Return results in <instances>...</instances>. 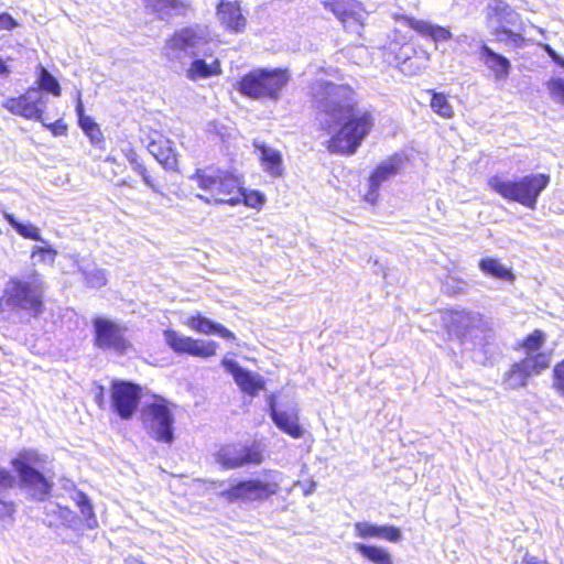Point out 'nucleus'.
<instances>
[{
	"label": "nucleus",
	"mask_w": 564,
	"mask_h": 564,
	"mask_svg": "<svg viewBox=\"0 0 564 564\" xmlns=\"http://www.w3.org/2000/svg\"><path fill=\"white\" fill-rule=\"evenodd\" d=\"M121 152L123 153L127 161L130 163L133 171L137 169L138 165L142 164V162L139 159L138 153L134 151V149L130 144L122 148Z\"/></svg>",
	"instance_id": "obj_47"
},
{
	"label": "nucleus",
	"mask_w": 564,
	"mask_h": 564,
	"mask_svg": "<svg viewBox=\"0 0 564 564\" xmlns=\"http://www.w3.org/2000/svg\"><path fill=\"white\" fill-rule=\"evenodd\" d=\"M553 388L564 398V359L553 368Z\"/></svg>",
	"instance_id": "obj_43"
},
{
	"label": "nucleus",
	"mask_w": 564,
	"mask_h": 564,
	"mask_svg": "<svg viewBox=\"0 0 564 564\" xmlns=\"http://www.w3.org/2000/svg\"><path fill=\"white\" fill-rule=\"evenodd\" d=\"M46 283L41 273L32 269L22 278H10L0 297V305L12 311H23L37 317L44 310Z\"/></svg>",
	"instance_id": "obj_2"
},
{
	"label": "nucleus",
	"mask_w": 564,
	"mask_h": 564,
	"mask_svg": "<svg viewBox=\"0 0 564 564\" xmlns=\"http://www.w3.org/2000/svg\"><path fill=\"white\" fill-rule=\"evenodd\" d=\"M143 183L150 187L154 193H158V194H162V188L159 184H156V182L154 181V178L149 174H147L145 177L142 178Z\"/></svg>",
	"instance_id": "obj_51"
},
{
	"label": "nucleus",
	"mask_w": 564,
	"mask_h": 564,
	"mask_svg": "<svg viewBox=\"0 0 564 564\" xmlns=\"http://www.w3.org/2000/svg\"><path fill=\"white\" fill-rule=\"evenodd\" d=\"M497 34L498 35H503V36L508 37L509 40H511L514 43H517L518 41L522 40L520 34L514 33L512 30H510V29H508L506 26H501L497 31Z\"/></svg>",
	"instance_id": "obj_50"
},
{
	"label": "nucleus",
	"mask_w": 564,
	"mask_h": 564,
	"mask_svg": "<svg viewBox=\"0 0 564 564\" xmlns=\"http://www.w3.org/2000/svg\"><path fill=\"white\" fill-rule=\"evenodd\" d=\"M413 29L422 36L430 37L435 43L453 40L449 29L426 21H415Z\"/></svg>",
	"instance_id": "obj_30"
},
{
	"label": "nucleus",
	"mask_w": 564,
	"mask_h": 564,
	"mask_svg": "<svg viewBox=\"0 0 564 564\" xmlns=\"http://www.w3.org/2000/svg\"><path fill=\"white\" fill-rule=\"evenodd\" d=\"M18 26V22L7 12L0 14V30L12 31Z\"/></svg>",
	"instance_id": "obj_49"
},
{
	"label": "nucleus",
	"mask_w": 564,
	"mask_h": 564,
	"mask_svg": "<svg viewBox=\"0 0 564 564\" xmlns=\"http://www.w3.org/2000/svg\"><path fill=\"white\" fill-rule=\"evenodd\" d=\"M45 246H34L31 252V259L33 260V265L36 263H46L53 264L55 258L57 256V251L50 245L44 243Z\"/></svg>",
	"instance_id": "obj_38"
},
{
	"label": "nucleus",
	"mask_w": 564,
	"mask_h": 564,
	"mask_svg": "<svg viewBox=\"0 0 564 564\" xmlns=\"http://www.w3.org/2000/svg\"><path fill=\"white\" fill-rule=\"evenodd\" d=\"M216 462L224 469H236L248 465H260L263 453L260 445L253 442L250 445L227 444L216 453Z\"/></svg>",
	"instance_id": "obj_12"
},
{
	"label": "nucleus",
	"mask_w": 564,
	"mask_h": 564,
	"mask_svg": "<svg viewBox=\"0 0 564 564\" xmlns=\"http://www.w3.org/2000/svg\"><path fill=\"white\" fill-rule=\"evenodd\" d=\"M544 341L545 334L540 329H535L524 338L522 346L525 349L527 355H529L536 352L543 346Z\"/></svg>",
	"instance_id": "obj_40"
},
{
	"label": "nucleus",
	"mask_w": 564,
	"mask_h": 564,
	"mask_svg": "<svg viewBox=\"0 0 564 564\" xmlns=\"http://www.w3.org/2000/svg\"><path fill=\"white\" fill-rule=\"evenodd\" d=\"M530 376V371L527 367H522L520 360L519 362H516L507 373L506 384L509 389L525 387Z\"/></svg>",
	"instance_id": "obj_35"
},
{
	"label": "nucleus",
	"mask_w": 564,
	"mask_h": 564,
	"mask_svg": "<svg viewBox=\"0 0 564 564\" xmlns=\"http://www.w3.org/2000/svg\"><path fill=\"white\" fill-rule=\"evenodd\" d=\"M119 186H129V182L127 180H122L118 184Z\"/></svg>",
	"instance_id": "obj_62"
},
{
	"label": "nucleus",
	"mask_w": 564,
	"mask_h": 564,
	"mask_svg": "<svg viewBox=\"0 0 564 564\" xmlns=\"http://www.w3.org/2000/svg\"><path fill=\"white\" fill-rule=\"evenodd\" d=\"M78 124L85 133L97 132L100 134L98 124L89 116L82 115L78 119Z\"/></svg>",
	"instance_id": "obj_46"
},
{
	"label": "nucleus",
	"mask_w": 564,
	"mask_h": 564,
	"mask_svg": "<svg viewBox=\"0 0 564 564\" xmlns=\"http://www.w3.org/2000/svg\"><path fill=\"white\" fill-rule=\"evenodd\" d=\"M478 267L482 273L498 280L512 282L516 279L512 269L506 267L496 258H482Z\"/></svg>",
	"instance_id": "obj_29"
},
{
	"label": "nucleus",
	"mask_w": 564,
	"mask_h": 564,
	"mask_svg": "<svg viewBox=\"0 0 564 564\" xmlns=\"http://www.w3.org/2000/svg\"><path fill=\"white\" fill-rule=\"evenodd\" d=\"M354 549L373 564H393L391 554L383 547L365 543H355Z\"/></svg>",
	"instance_id": "obj_31"
},
{
	"label": "nucleus",
	"mask_w": 564,
	"mask_h": 564,
	"mask_svg": "<svg viewBox=\"0 0 564 564\" xmlns=\"http://www.w3.org/2000/svg\"><path fill=\"white\" fill-rule=\"evenodd\" d=\"M141 421L151 438L169 445L174 442L175 419L164 398L155 397L152 403L145 404L141 411Z\"/></svg>",
	"instance_id": "obj_9"
},
{
	"label": "nucleus",
	"mask_w": 564,
	"mask_h": 564,
	"mask_svg": "<svg viewBox=\"0 0 564 564\" xmlns=\"http://www.w3.org/2000/svg\"><path fill=\"white\" fill-rule=\"evenodd\" d=\"M325 8L329 9L345 28L362 24L360 3L356 0H326Z\"/></svg>",
	"instance_id": "obj_17"
},
{
	"label": "nucleus",
	"mask_w": 564,
	"mask_h": 564,
	"mask_svg": "<svg viewBox=\"0 0 564 564\" xmlns=\"http://www.w3.org/2000/svg\"><path fill=\"white\" fill-rule=\"evenodd\" d=\"M269 406L270 417L279 430L293 438H300L303 436L304 430L300 425L299 419L295 414L278 410L274 401H271Z\"/></svg>",
	"instance_id": "obj_19"
},
{
	"label": "nucleus",
	"mask_w": 564,
	"mask_h": 564,
	"mask_svg": "<svg viewBox=\"0 0 564 564\" xmlns=\"http://www.w3.org/2000/svg\"><path fill=\"white\" fill-rule=\"evenodd\" d=\"M403 165V158L400 154H393L377 165L369 176V192L367 198L377 196L381 184L392 176L397 175Z\"/></svg>",
	"instance_id": "obj_16"
},
{
	"label": "nucleus",
	"mask_w": 564,
	"mask_h": 564,
	"mask_svg": "<svg viewBox=\"0 0 564 564\" xmlns=\"http://www.w3.org/2000/svg\"><path fill=\"white\" fill-rule=\"evenodd\" d=\"M217 15L230 31L241 32L246 25V19L236 2L223 0L217 7Z\"/></svg>",
	"instance_id": "obj_22"
},
{
	"label": "nucleus",
	"mask_w": 564,
	"mask_h": 564,
	"mask_svg": "<svg viewBox=\"0 0 564 564\" xmlns=\"http://www.w3.org/2000/svg\"><path fill=\"white\" fill-rule=\"evenodd\" d=\"M148 151L165 170H177V155L170 140H153L148 144Z\"/></svg>",
	"instance_id": "obj_25"
},
{
	"label": "nucleus",
	"mask_w": 564,
	"mask_h": 564,
	"mask_svg": "<svg viewBox=\"0 0 564 564\" xmlns=\"http://www.w3.org/2000/svg\"><path fill=\"white\" fill-rule=\"evenodd\" d=\"M322 86L325 97L317 101V109L327 128H338L328 141V150L352 155L375 126L372 109L358 102L349 86L330 82H324Z\"/></svg>",
	"instance_id": "obj_1"
},
{
	"label": "nucleus",
	"mask_w": 564,
	"mask_h": 564,
	"mask_svg": "<svg viewBox=\"0 0 564 564\" xmlns=\"http://www.w3.org/2000/svg\"><path fill=\"white\" fill-rule=\"evenodd\" d=\"M134 172L138 173L141 176V178L145 177L147 174H149V171L143 163L141 165H138Z\"/></svg>",
	"instance_id": "obj_57"
},
{
	"label": "nucleus",
	"mask_w": 564,
	"mask_h": 564,
	"mask_svg": "<svg viewBox=\"0 0 564 564\" xmlns=\"http://www.w3.org/2000/svg\"><path fill=\"white\" fill-rule=\"evenodd\" d=\"M283 479L281 471L264 469L256 478L237 480L220 491V497L229 503L265 501L280 490Z\"/></svg>",
	"instance_id": "obj_5"
},
{
	"label": "nucleus",
	"mask_w": 564,
	"mask_h": 564,
	"mask_svg": "<svg viewBox=\"0 0 564 564\" xmlns=\"http://www.w3.org/2000/svg\"><path fill=\"white\" fill-rule=\"evenodd\" d=\"M316 488V482L311 480L310 484L303 489L304 496H310L314 492Z\"/></svg>",
	"instance_id": "obj_56"
},
{
	"label": "nucleus",
	"mask_w": 564,
	"mask_h": 564,
	"mask_svg": "<svg viewBox=\"0 0 564 564\" xmlns=\"http://www.w3.org/2000/svg\"><path fill=\"white\" fill-rule=\"evenodd\" d=\"M550 182L551 176L545 173H531L513 180L494 175L489 177L488 186L505 199L534 210L541 193Z\"/></svg>",
	"instance_id": "obj_3"
},
{
	"label": "nucleus",
	"mask_w": 564,
	"mask_h": 564,
	"mask_svg": "<svg viewBox=\"0 0 564 564\" xmlns=\"http://www.w3.org/2000/svg\"><path fill=\"white\" fill-rule=\"evenodd\" d=\"M80 271L87 286L99 289L107 284V273L104 269L94 267L91 269H80Z\"/></svg>",
	"instance_id": "obj_39"
},
{
	"label": "nucleus",
	"mask_w": 564,
	"mask_h": 564,
	"mask_svg": "<svg viewBox=\"0 0 564 564\" xmlns=\"http://www.w3.org/2000/svg\"><path fill=\"white\" fill-rule=\"evenodd\" d=\"M4 218L9 225L23 238L46 243V240L41 236L40 229L33 224L19 221L12 214H4Z\"/></svg>",
	"instance_id": "obj_32"
},
{
	"label": "nucleus",
	"mask_w": 564,
	"mask_h": 564,
	"mask_svg": "<svg viewBox=\"0 0 564 564\" xmlns=\"http://www.w3.org/2000/svg\"><path fill=\"white\" fill-rule=\"evenodd\" d=\"M521 564H550V563L545 560L539 558L538 556L530 555L529 553H527L523 556Z\"/></svg>",
	"instance_id": "obj_52"
},
{
	"label": "nucleus",
	"mask_w": 564,
	"mask_h": 564,
	"mask_svg": "<svg viewBox=\"0 0 564 564\" xmlns=\"http://www.w3.org/2000/svg\"><path fill=\"white\" fill-rule=\"evenodd\" d=\"M86 134L90 138L93 143H96L97 141H99L100 135H101V133L98 134L97 132H91V133H86Z\"/></svg>",
	"instance_id": "obj_60"
},
{
	"label": "nucleus",
	"mask_w": 564,
	"mask_h": 564,
	"mask_svg": "<svg viewBox=\"0 0 564 564\" xmlns=\"http://www.w3.org/2000/svg\"><path fill=\"white\" fill-rule=\"evenodd\" d=\"M96 402L99 408L104 406L105 401H104V388L102 387H99V393L96 394Z\"/></svg>",
	"instance_id": "obj_59"
},
{
	"label": "nucleus",
	"mask_w": 564,
	"mask_h": 564,
	"mask_svg": "<svg viewBox=\"0 0 564 564\" xmlns=\"http://www.w3.org/2000/svg\"><path fill=\"white\" fill-rule=\"evenodd\" d=\"M11 70L10 67L6 64V62L0 57V77H8Z\"/></svg>",
	"instance_id": "obj_55"
},
{
	"label": "nucleus",
	"mask_w": 564,
	"mask_h": 564,
	"mask_svg": "<svg viewBox=\"0 0 564 564\" xmlns=\"http://www.w3.org/2000/svg\"><path fill=\"white\" fill-rule=\"evenodd\" d=\"M210 33L207 26L194 24L176 30L166 40L163 55L170 62H181L185 57L210 56Z\"/></svg>",
	"instance_id": "obj_6"
},
{
	"label": "nucleus",
	"mask_w": 564,
	"mask_h": 564,
	"mask_svg": "<svg viewBox=\"0 0 564 564\" xmlns=\"http://www.w3.org/2000/svg\"><path fill=\"white\" fill-rule=\"evenodd\" d=\"M187 325L195 332L204 335H217L228 341H235L237 339L236 335L224 325L200 314L191 316Z\"/></svg>",
	"instance_id": "obj_20"
},
{
	"label": "nucleus",
	"mask_w": 564,
	"mask_h": 564,
	"mask_svg": "<svg viewBox=\"0 0 564 564\" xmlns=\"http://www.w3.org/2000/svg\"><path fill=\"white\" fill-rule=\"evenodd\" d=\"M142 397L141 386L126 380H113L110 387V408L121 420L133 417Z\"/></svg>",
	"instance_id": "obj_11"
},
{
	"label": "nucleus",
	"mask_w": 564,
	"mask_h": 564,
	"mask_svg": "<svg viewBox=\"0 0 564 564\" xmlns=\"http://www.w3.org/2000/svg\"><path fill=\"white\" fill-rule=\"evenodd\" d=\"M165 344L177 355L208 358L216 355L218 344L214 340L195 339L174 329L163 332Z\"/></svg>",
	"instance_id": "obj_14"
},
{
	"label": "nucleus",
	"mask_w": 564,
	"mask_h": 564,
	"mask_svg": "<svg viewBox=\"0 0 564 564\" xmlns=\"http://www.w3.org/2000/svg\"><path fill=\"white\" fill-rule=\"evenodd\" d=\"M191 178L196 180L198 186L210 194V196L197 195L205 203L210 204L214 202L215 204H228L230 206L240 204L239 196L220 197V195L237 194L240 189V182L232 174L219 170L212 173H208L206 170H196Z\"/></svg>",
	"instance_id": "obj_8"
},
{
	"label": "nucleus",
	"mask_w": 564,
	"mask_h": 564,
	"mask_svg": "<svg viewBox=\"0 0 564 564\" xmlns=\"http://www.w3.org/2000/svg\"><path fill=\"white\" fill-rule=\"evenodd\" d=\"M106 162H110L112 164H116L117 160H116V158L109 155V156L106 158Z\"/></svg>",
	"instance_id": "obj_61"
},
{
	"label": "nucleus",
	"mask_w": 564,
	"mask_h": 564,
	"mask_svg": "<svg viewBox=\"0 0 564 564\" xmlns=\"http://www.w3.org/2000/svg\"><path fill=\"white\" fill-rule=\"evenodd\" d=\"M430 106L434 112L443 118L449 119L454 116L453 107L443 93L433 91Z\"/></svg>",
	"instance_id": "obj_37"
},
{
	"label": "nucleus",
	"mask_w": 564,
	"mask_h": 564,
	"mask_svg": "<svg viewBox=\"0 0 564 564\" xmlns=\"http://www.w3.org/2000/svg\"><path fill=\"white\" fill-rule=\"evenodd\" d=\"M193 62L186 72V76L191 80L209 78L221 73L220 63L215 58L212 63H207L204 58L192 57Z\"/></svg>",
	"instance_id": "obj_28"
},
{
	"label": "nucleus",
	"mask_w": 564,
	"mask_h": 564,
	"mask_svg": "<svg viewBox=\"0 0 564 564\" xmlns=\"http://www.w3.org/2000/svg\"><path fill=\"white\" fill-rule=\"evenodd\" d=\"M145 7L163 21L184 15L186 12L184 0H145Z\"/></svg>",
	"instance_id": "obj_24"
},
{
	"label": "nucleus",
	"mask_w": 564,
	"mask_h": 564,
	"mask_svg": "<svg viewBox=\"0 0 564 564\" xmlns=\"http://www.w3.org/2000/svg\"><path fill=\"white\" fill-rule=\"evenodd\" d=\"M221 366L234 377L235 382L242 392L256 397L264 389V379L259 373L242 368L236 360L224 358Z\"/></svg>",
	"instance_id": "obj_15"
},
{
	"label": "nucleus",
	"mask_w": 564,
	"mask_h": 564,
	"mask_svg": "<svg viewBox=\"0 0 564 564\" xmlns=\"http://www.w3.org/2000/svg\"><path fill=\"white\" fill-rule=\"evenodd\" d=\"M478 59L490 70L496 80H506L511 72V62L505 55L495 52L487 44L481 47Z\"/></svg>",
	"instance_id": "obj_18"
},
{
	"label": "nucleus",
	"mask_w": 564,
	"mask_h": 564,
	"mask_svg": "<svg viewBox=\"0 0 564 564\" xmlns=\"http://www.w3.org/2000/svg\"><path fill=\"white\" fill-rule=\"evenodd\" d=\"M482 323V316L476 312L462 310L451 314V327L458 337H466L473 329L479 328Z\"/></svg>",
	"instance_id": "obj_21"
},
{
	"label": "nucleus",
	"mask_w": 564,
	"mask_h": 564,
	"mask_svg": "<svg viewBox=\"0 0 564 564\" xmlns=\"http://www.w3.org/2000/svg\"><path fill=\"white\" fill-rule=\"evenodd\" d=\"M79 511H80L82 516L84 517L86 527L88 529H95L98 527V521H97V518L94 512V508H93L91 503L80 507Z\"/></svg>",
	"instance_id": "obj_45"
},
{
	"label": "nucleus",
	"mask_w": 564,
	"mask_h": 564,
	"mask_svg": "<svg viewBox=\"0 0 564 564\" xmlns=\"http://www.w3.org/2000/svg\"><path fill=\"white\" fill-rule=\"evenodd\" d=\"M36 74L35 85L41 91L52 94L55 97L61 96L62 89L58 80L44 66L37 65Z\"/></svg>",
	"instance_id": "obj_33"
},
{
	"label": "nucleus",
	"mask_w": 564,
	"mask_h": 564,
	"mask_svg": "<svg viewBox=\"0 0 564 564\" xmlns=\"http://www.w3.org/2000/svg\"><path fill=\"white\" fill-rule=\"evenodd\" d=\"M17 485V477L8 469L0 467V519L11 518L15 506L10 500V490Z\"/></svg>",
	"instance_id": "obj_23"
},
{
	"label": "nucleus",
	"mask_w": 564,
	"mask_h": 564,
	"mask_svg": "<svg viewBox=\"0 0 564 564\" xmlns=\"http://www.w3.org/2000/svg\"><path fill=\"white\" fill-rule=\"evenodd\" d=\"M403 538L401 530L394 525H381V535L380 539H384L389 542H400Z\"/></svg>",
	"instance_id": "obj_44"
},
{
	"label": "nucleus",
	"mask_w": 564,
	"mask_h": 564,
	"mask_svg": "<svg viewBox=\"0 0 564 564\" xmlns=\"http://www.w3.org/2000/svg\"><path fill=\"white\" fill-rule=\"evenodd\" d=\"M453 39L462 53L467 55H478L481 52V47L486 46V43L482 40H477L467 34H459Z\"/></svg>",
	"instance_id": "obj_36"
},
{
	"label": "nucleus",
	"mask_w": 564,
	"mask_h": 564,
	"mask_svg": "<svg viewBox=\"0 0 564 564\" xmlns=\"http://www.w3.org/2000/svg\"><path fill=\"white\" fill-rule=\"evenodd\" d=\"M236 196L240 197V203L252 208L260 207L264 203V196L260 192L252 191L247 193L241 186Z\"/></svg>",
	"instance_id": "obj_42"
},
{
	"label": "nucleus",
	"mask_w": 564,
	"mask_h": 564,
	"mask_svg": "<svg viewBox=\"0 0 564 564\" xmlns=\"http://www.w3.org/2000/svg\"><path fill=\"white\" fill-rule=\"evenodd\" d=\"M40 462V454L34 449L21 451L11 460L20 489L34 501L46 500L53 488V482L36 468Z\"/></svg>",
	"instance_id": "obj_7"
},
{
	"label": "nucleus",
	"mask_w": 564,
	"mask_h": 564,
	"mask_svg": "<svg viewBox=\"0 0 564 564\" xmlns=\"http://www.w3.org/2000/svg\"><path fill=\"white\" fill-rule=\"evenodd\" d=\"M2 107L15 116L35 121L43 120L46 100L36 86H31L19 97H9L2 102Z\"/></svg>",
	"instance_id": "obj_13"
},
{
	"label": "nucleus",
	"mask_w": 564,
	"mask_h": 564,
	"mask_svg": "<svg viewBox=\"0 0 564 564\" xmlns=\"http://www.w3.org/2000/svg\"><path fill=\"white\" fill-rule=\"evenodd\" d=\"M55 137L64 135L67 132V126L63 119H58L53 123L46 124L41 121Z\"/></svg>",
	"instance_id": "obj_48"
},
{
	"label": "nucleus",
	"mask_w": 564,
	"mask_h": 564,
	"mask_svg": "<svg viewBox=\"0 0 564 564\" xmlns=\"http://www.w3.org/2000/svg\"><path fill=\"white\" fill-rule=\"evenodd\" d=\"M495 11H496V14H511L512 13V10L511 8L505 3L503 1H498L496 7H495Z\"/></svg>",
	"instance_id": "obj_54"
},
{
	"label": "nucleus",
	"mask_w": 564,
	"mask_h": 564,
	"mask_svg": "<svg viewBox=\"0 0 564 564\" xmlns=\"http://www.w3.org/2000/svg\"><path fill=\"white\" fill-rule=\"evenodd\" d=\"M75 501H76V505H77L78 508L91 503L89 497L85 492H83V491H77L76 492Z\"/></svg>",
	"instance_id": "obj_53"
},
{
	"label": "nucleus",
	"mask_w": 564,
	"mask_h": 564,
	"mask_svg": "<svg viewBox=\"0 0 564 564\" xmlns=\"http://www.w3.org/2000/svg\"><path fill=\"white\" fill-rule=\"evenodd\" d=\"M260 151L261 166L272 177H281L284 173L283 159L280 151L265 144L257 145Z\"/></svg>",
	"instance_id": "obj_27"
},
{
	"label": "nucleus",
	"mask_w": 564,
	"mask_h": 564,
	"mask_svg": "<svg viewBox=\"0 0 564 564\" xmlns=\"http://www.w3.org/2000/svg\"><path fill=\"white\" fill-rule=\"evenodd\" d=\"M356 535L362 539L379 538L381 535V525L370 523L367 521L356 522L355 525Z\"/></svg>",
	"instance_id": "obj_41"
},
{
	"label": "nucleus",
	"mask_w": 564,
	"mask_h": 564,
	"mask_svg": "<svg viewBox=\"0 0 564 564\" xmlns=\"http://www.w3.org/2000/svg\"><path fill=\"white\" fill-rule=\"evenodd\" d=\"M289 68L259 67L245 74L237 84L238 91L253 100L278 101L291 80Z\"/></svg>",
	"instance_id": "obj_4"
},
{
	"label": "nucleus",
	"mask_w": 564,
	"mask_h": 564,
	"mask_svg": "<svg viewBox=\"0 0 564 564\" xmlns=\"http://www.w3.org/2000/svg\"><path fill=\"white\" fill-rule=\"evenodd\" d=\"M75 111H76L78 119L80 118L82 115H85L84 105H83V101L80 98H78V101L75 107Z\"/></svg>",
	"instance_id": "obj_58"
},
{
	"label": "nucleus",
	"mask_w": 564,
	"mask_h": 564,
	"mask_svg": "<svg viewBox=\"0 0 564 564\" xmlns=\"http://www.w3.org/2000/svg\"><path fill=\"white\" fill-rule=\"evenodd\" d=\"M94 345L101 350H112L124 355L131 347L126 337L127 328L120 324L106 318L95 317L93 319Z\"/></svg>",
	"instance_id": "obj_10"
},
{
	"label": "nucleus",
	"mask_w": 564,
	"mask_h": 564,
	"mask_svg": "<svg viewBox=\"0 0 564 564\" xmlns=\"http://www.w3.org/2000/svg\"><path fill=\"white\" fill-rule=\"evenodd\" d=\"M551 362V356L546 352H532L521 360L522 367H527L531 375H539L547 369Z\"/></svg>",
	"instance_id": "obj_34"
},
{
	"label": "nucleus",
	"mask_w": 564,
	"mask_h": 564,
	"mask_svg": "<svg viewBox=\"0 0 564 564\" xmlns=\"http://www.w3.org/2000/svg\"><path fill=\"white\" fill-rule=\"evenodd\" d=\"M547 55L552 59V62L564 69V57L560 55L555 50H553L551 46H547L546 48ZM546 89L550 94L551 99L557 104L564 107V78L563 77H552L550 78L546 84Z\"/></svg>",
	"instance_id": "obj_26"
}]
</instances>
